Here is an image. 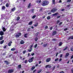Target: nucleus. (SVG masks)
Here are the masks:
<instances>
[{
  "mask_svg": "<svg viewBox=\"0 0 73 73\" xmlns=\"http://www.w3.org/2000/svg\"><path fill=\"white\" fill-rule=\"evenodd\" d=\"M49 3V1L45 0L42 2L41 5L42 6H46L48 5Z\"/></svg>",
  "mask_w": 73,
  "mask_h": 73,
  "instance_id": "obj_1",
  "label": "nucleus"
},
{
  "mask_svg": "<svg viewBox=\"0 0 73 73\" xmlns=\"http://www.w3.org/2000/svg\"><path fill=\"white\" fill-rule=\"evenodd\" d=\"M33 59H34V57H32L29 59L28 61L29 62H32L33 61Z\"/></svg>",
  "mask_w": 73,
  "mask_h": 73,
  "instance_id": "obj_2",
  "label": "nucleus"
},
{
  "mask_svg": "<svg viewBox=\"0 0 73 73\" xmlns=\"http://www.w3.org/2000/svg\"><path fill=\"white\" fill-rule=\"evenodd\" d=\"M57 10V9L56 8H53V9H52L51 10V12H52L53 13H54Z\"/></svg>",
  "mask_w": 73,
  "mask_h": 73,
  "instance_id": "obj_3",
  "label": "nucleus"
},
{
  "mask_svg": "<svg viewBox=\"0 0 73 73\" xmlns=\"http://www.w3.org/2000/svg\"><path fill=\"white\" fill-rule=\"evenodd\" d=\"M14 72V69H11L9 70L7 72L8 73H13Z\"/></svg>",
  "mask_w": 73,
  "mask_h": 73,
  "instance_id": "obj_4",
  "label": "nucleus"
},
{
  "mask_svg": "<svg viewBox=\"0 0 73 73\" xmlns=\"http://www.w3.org/2000/svg\"><path fill=\"white\" fill-rule=\"evenodd\" d=\"M51 60V58H48L46 59V62H48L50 61Z\"/></svg>",
  "mask_w": 73,
  "mask_h": 73,
  "instance_id": "obj_5",
  "label": "nucleus"
},
{
  "mask_svg": "<svg viewBox=\"0 0 73 73\" xmlns=\"http://www.w3.org/2000/svg\"><path fill=\"white\" fill-rule=\"evenodd\" d=\"M18 34L19 35H16V37H20V36L21 35V33H18Z\"/></svg>",
  "mask_w": 73,
  "mask_h": 73,
  "instance_id": "obj_6",
  "label": "nucleus"
},
{
  "mask_svg": "<svg viewBox=\"0 0 73 73\" xmlns=\"http://www.w3.org/2000/svg\"><path fill=\"white\" fill-rule=\"evenodd\" d=\"M12 43V41H10L9 43L8 44L9 46H11V44Z\"/></svg>",
  "mask_w": 73,
  "mask_h": 73,
  "instance_id": "obj_7",
  "label": "nucleus"
},
{
  "mask_svg": "<svg viewBox=\"0 0 73 73\" xmlns=\"http://www.w3.org/2000/svg\"><path fill=\"white\" fill-rule=\"evenodd\" d=\"M20 43L21 44H24L25 43V42L24 41V40H21L20 41Z\"/></svg>",
  "mask_w": 73,
  "mask_h": 73,
  "instance_id": "obj_8",
  "label": "nucleus"
},
{
  "mask_svg": "<svg viewBox=\"0 0 73 73\" xmlns=\"http://www.w3.org/2000/svg\"><path fill=\"white\" fill-rule=\"evenodd\" d=\"M5 63H6V65H8V64H9L10 62H8L7 60H5L4 61Z\"/></svg>",
  "mask_w": 73,
  "mask_h": 73,
  "instance_id": "obj_9",
  "label": "nucleus"
},
{
  "mask_svg": "<svg viewBox=\"0 0 73 73\" xmlns=\"http://www.w3.org/2000/svg\"><path fill=\"white\" fill-rule=\"evenodd\" d=\"M51 68V66H50L49 65H48L46 66L45 68Z\"/></svg>",
  "mask_w": 73,
  "mask_h": 73,
  "instance_id": "obj_10",
  "label": "nucleus"
},
{
  "mask_svg": "<svg viewBox=\"0 0 73 73\" xmlns=\"http://www.w3.org/2000/svg\"><path fill=\"white\" fill-rule=\"evenodd\" d=\"M0 35H1V36H3V35H4V32L3 31H0Z\"/></svg>",
  "mask_w": 73,
  "mask_h": 73,
  "instance_id": "obj_11",
  "label": "nucleus"
},
{
  "mask_svg": "<svg viewBox=\"0 0 73 73\" xmlns=\"http://www.w3.org/2000/svg\"><path fill=\"white\" fill-rule=\"evenodd\" d=\"M15 11H16V7H15L11 9V11L12 12H14Z\"/></svg>",
  "mask_w": 73,
  "mask_h": 73,
  "instance_id": "obj_12",
  "label": "nucleus"
},
{
  "mask_svg": "<svg viewBox=\"0 0 73 73\" xmlns=\"http://www.w3.org/2000/svg\"><path fill=\"white\" fill-rule=\"evenodd\" d=\"M36 2L38 4H39L41 2V0H37L36 1Z\"/></svg>",
  "mask_w": 73,
  "mask_h": 73,
  "instance_id": "obj_13",
  "label": "nucleus"
},
{
  "mask_svg": "<svg viewBox=\"0 0 73 73\" xmlns=\"http://www.w3.org/2000/svg\"><path fill=\"white\" fill-rule=\"evenodd\" d=\"M56 33H57V31H54L53 32V33H52V35L53 36L54 35H56Z\"/></svg>",
  "mask_w": 73,
  "mask_h": 73,
  "instance_id": "obj_14",
  "label": "nucleus"
},
{
  "mask_svg": "<svg viewBox=\"0 0 73 73\" xmlns=\"http://www.w3.org/2000/svg\"><path fill=\"white\" fill-rule=\"evenodd\" d=\"M70 39L71 40L73 39V36H72L70 37H69L68 40H70Z\"/></svg>",
  "mask_w": 73,
  "mask_h": 73,
  "instance_id": "obj_15",
  "label": "nucleus"
},
{
  "mask_svg": "<svg viewBox=\"0 0 73 73\" xmlns=\"http://www.w3.org/2000/svg\"><path fill=\"white\" fill-rule=\"evenodd\" d=\"M69 55V53H67L66 54V55L65 56V57H67Z\"/></svg>",
  "mask_w": 73,
  "mask_h": 73,
  "instance_id": "obj_16",
  "label": "nucleus"
},
{
  "mask_svg": "<svg viewBox=\"0 0 73 73\" xmlns=\"http://www.w3.org/2000/svg\"><path fill=\"white\" fill-rule=\"evenodd\" d=\"M38 23H36L34 25V26L35 27H37V26H38Z\"/></svg>",
  "mask_w": 73,
  "mask_h": 73,
  "instance_id": "obj_17",
  "label": "nucleus"
},
{
  "mask_svg": "<svg viewBox=\"0 0 73 73\" xmlns=\"http://www.w3.org/2000/svg\"><path fill=\"white\" fill-rule=\"evenodd\" d=\"M3 32H5L6 31V29H5V28L4 27H3Z\"/></svg>",
  "mask_w": 73,
  "mask_h": 73,
  "instance_id": "obj_18",
  "label": "nucleus"
},
{
  "mask_svg": "<svg viewBox=\"0 0 73 73\" xmlns=\"http://www.w3.org/2000/svg\"><path fill=\"white\" fill-rule=\"evenodd\" d=\"M20 19V17H18L16 19V21H19Z\"/></svg>",
  "mask_w": 73,
  "mask_h": 73,
  "instance_id": "obj_19",
  "label": "nucleus"
},
{
  "mask_svg": "<svg viewBox=\"0 0 73 73\" xmlns=\"http://www.w3.org/2000/svg\"><path fill=\"white\" fill-rule=\"evenodd\" d=\"M52 1L53 4H56V2H55V0H52Z\"/></svg>",
  "mask_w": 73,
  "mask_h": 73,
  "instance_id": "obj_20",
  "label": "nucleus"
},
{
  "mask_svg": "<svg viewBox=\"0 0 73 73\" xmlns=\"http://www.w3.org/2000/svg\"><path fill=\"white\" fill-rule=\"evenodd\" d=\"M28 35V33H27L26 34H25L24 35V37H25V38H27V35Z\"/></svg>",
  "mask_w": 73,
  "mask_h": 73,
  "instance_id": "obj_21",
  "label": "nucleus"
},
{
  "mask_svg": "<svg viewBox=\"0 0 73 73\" xmlns=\"http://www.w3.org/2000/svg\"><path fill=\"white\" fill-rule=\"evenodd\" d=\"M36 17V15H33L32 17V19H35V17Z\"/></svg>",
  "mask_w": 73,
  "mask_h": 73,
  "instance_id": "obj_22",
  "label": "nucleus"
},
{
  "mask_svg": "<svg viewBox=\"0 0 73 73\" xmlns=\"http://www.w3.org/2000/svg\"><path fill=\"white\" fill-rule=\"evenodd\" d=\"M4 40H2L0 42V44H3V43H4Z\"/></svg>",
  "mask_w": 73,
  "mask_h": 73,
  "instance_id": "obj_23",
  "label": "nucleus"
},
{
  "mask_svg": "<svg viewBox=\"0 0 73 73\" xmlns=\"http://www.w3.org/2000/svg\"><path fill=\"white\" fill-rule=\"evenodd\" d=\"M16 50V48H13L11 49V51H14V50Z\"/></svg>",
  "mask_w": 73,
  "mask_h": 73,
  "instance_id": "obj_24",
  "label": "nucleus"
},
{
  "mask_svg": "<svg viewBox=\"0 0 73 73\" xmlns=\"http://www.w3.org/2000/svg\"><path fill=\"white\" fill-rule=\"evenodd\" d=\"M32 23H33L32 21L30 22L29 23V25H32Z\"/></svg>",
  "mask_w": 73,
  "mask_h": 73,
  "instance_id": "obj_25",
  "label": "nucleus"
},
{
  "mask_svg": "<svg viewBox=\"0 0 73 73\" xmlns=\"http://www.w3.org/2000/svg\"><path fill=\"white\" fill-rule=\"evenodd\" d=\"M35 69V66H33L31 68V70H33V69Z\"/></svg>",
  "mask_w": 73,
  "mask_h": 73,
  "instance_id": "obj_26",
  "label": "nucleus"
},
{
  "mask_svg": "<svg viewBox=\"0 0 73 73\" xmlns=\"http://www.w3.org/2000/svg\"><path fill=\"white\" fill-rule=\"evenodd\" d=\"M47 20H50V16H48L47 17Z\"/></svg>",
  "mask_w": 73,
  "mask_h": 73,
  "instance_id": "obj_27",
  "label": "nucleus"
},
{
  "mask_svg": "<svg viewBox=\"0 0 73 73\" xmlns=\"http://www.w3.org/2000/svg\"><path fill=\"white\" fill-rule=\"evenodd\" d=\"M3 39V36H1L0 38V40H2Z\"/></svg>",
  "mask_w": 73,
  "mask_h": 73,
  "instance_id": "obj_28",
  "label": "nucleus"
},
{
  "mask_svg": "<svg viewBox=\"0 0 73 73\" xmlns=\"http://www.w3.org/2000/svg\"><path fill=\"white\" fill-rule=\"evenodd\" d=\"M58 15V13H55L54 14H52V16H56V15Z\"/></svg>",
  "mask_w": 73,
  "mask_h": 73,
  "instance_id": "obj_29",
  "label": "nucleus"
},
{
  "mask_svg": "<svg viewBox=\"0 0 73 73\" xmlns=\"http://www.w3.org/2000/svg\"><path fill=\"white\" fill-rule=\"evenodd\" d=\"M62 45V43L61 42H59V46H61Z\"/></svg>",
  "mask_w": 73,
  "mask_h": 73,
  "instance_id": "obj_30",
  "label": "nucleus"
},
{
  "mask_svg": "<svg viewBox=\"0 0 73 73\" xmlns=\"http://www.w3.org/2000/svg\"><path fill=\"white\" fill-rule=\"evenodd\" d=\"M35 41H37V40H38V38L36 37L35 39Z\"/></svg>",
  "mask_w": 73,
  "mask_h": 73,
  "instance_id": "obj_31",
  "label": "nucleus"
},
{
  "mask_svg": "<svg viewBox=\"0 0 73 73\" xmlns=\"http://www.w3.org/2000/svg\"><path fill=\"white\" fill-rule=\"evenodd\" d=\"M25 64H27L28 63V60H26L25 61Z\"/></svg>",
  "mask_w": 73,
  "mask_h": 73,
  "instance_id": "obj_32",
  "label": "nucleus"
},
{
  "mask_svg": "<svg viewBox=\"0 0 73 73\" xmlns=\"http://www.w3.org/2000/svg\"><path fill=\"white\" fill-rule=\"evenodd\" d=\"M18 68H21V64H20L18 66Z\"/></svg>",
  "mask_w": 73,
  "mask_h": 73,
  "instance_id": "obj_33",
  "label": "nucleus"
},
{
  "mask_svg": "<svg viewBox=\"0 0 73 73\" xmlns=\"http://www.w3.org/2000/svg\"><path fill=\"white\" fill-rule=\"evenodd\" d=\"M6 6L7 7H9V4H8V3H7L6 4Z\"/></svg>",
  "mask_w": 73,
  "mask_h": 73,
  "instance_id": "obj_34",
  "label": "nucleus"
},
{
  "mask_svg": "<svg viewBox=\"0 0 73 73\" xmlns=\"http://www.w3.org/2000/svg\"><path fill=\"white\" fill-rule=\"evenodd\" d=\"M31 3H30L29 4V5L27 6L28 8H29L30 7H31Z\"/></svg>",
  "mask_w": 73,
  "mask_h": 73,
  "instance_id": "obj_35",
  "label": "nucleus"
},
{
  "mask_svg": "<svg viewBox=\"0 0 73 73\" xmlns=\"http://www.w3.org/2000/svg\"><path fill=\"white\" fill-rule=\"evenodd\" d=\"M32 46H33V45H32L30 46V47L29 48L30 49H33Z\"/></svg>",
  "mask_w": 73,
  "mask_h": 73,
  "instance_id": "obj_36",
  "label": "nucleus"
},
{
  "mask_svg": "<svg viewBox=\"0 0 73 73\" xmlns=\"http://www.w3.org/2000/svg\"><path fill=\"white\" fill-rule=\"evenodd\" d=\"M67 48H68V46H66L65 48H64V49H63V50L64 51H65L66 50V49H67Z\"/></svg>",
  "mask_w": 73,
  "mask_h": 73,
  "instance_id": "obj_37",
  "label": "nucleus"
},
{
  "mask_svg": "<svg viewBox=\"0 0 73 73\" xmlns=\"http://www.w3.org/2000/svg\"><path fill=\"white\" fill-rule=\"evenodd\" d=\"M2 9H5V7L4 6H2Z\"/></svg>",
  "mask_w": 73,
  "mask_h": 73,
  "instance_id": "obj_38",
  "label": "nucleus"
},
{
  "mask_svg": "<svg viewBox=\"0 0 73 73\" xmlns=\"http://www.w3.org/2000/svg\"><path fill=\"white\" fill-rule=\"evenodd\" d=\"M45 17H46V15H44L43 16L42 18L43 19H45Z\"/></svg>",
  "mask_w": 73,
  "mask_h": 73,
  "instance_id": "obj_39",
  "label": "nucleus"
},
{
  "mask_svg": "<svg viewBox=\"0 0 73 73\" xmlns=\"http://www.w3.org/2000/svg\"><path fill=\"white\" fill-rule=\"evenodd\" d=\"M47 45H48V44H44L43 45V46L44 47H46V46H47Z\"/></svg>",
  "mask_w": 73,
  "mask_h": 73,
  "instance_id": "obj_40",
  "label": "nucleus"
},
{
  "mask_svg": "<svg viewBox=\"0 0 73 73\" xmlns=\"http://www.w3.org/2000/svg\"><path fill=\"white\" fill-rule=\"evenodd\" d=\"M32 49H28V51L29 52H31L32 51Z\"/></svg>",
  "mask_w": 73,
  "mask_h": 73,
  "instance_id": "obj_41",
  "label": "nucleus"
},
{
  "mask_svg": "<svg viewBox=\"0 0 73 73\" xmlns=\"http://www.w3.org/2000/svg\"><path fill=\"white\" fill-rule=\"evenodd\" d=\"M37 44H36L35 46H34V48H36V47H37Z\"/></svg>",
  "mask_w": 73,
  "mask_h": 73,
  "instance_id": "obj_42",
  "label": "nucleus"
},
{
  "mask_svg": "<svg viewBox=\"0 0 73 73\" xmlns=\"http://www.w3.org/2000/svg\"><path fill=\"white\" fill-rule=\"evenodd\" d=\"M55 61H58V58H57L55 60Z\"/></svg>",
  "mask_w": 73,
  "mask_h": 73,
  "instance_id": "obj_43",
  "label": "nucleus"
},
{
  "mask_svg": "<svg viewBox=\"0 0 73 73\" xmlns=\"http://www.w3.org/2000/svg\"><path fill=\"white\" fill-rule=\"evenodd\" d=\"M68 30V28H66V29H64V31H67Z\"/></svg>",
  "mask_w": 73,
  "mask_h": 73,
  "instance_id": "obj_44",
  "label": "nucleus"
},
{
  "mask_svg": "<svg viewBox=\"0 0 73 73\" xmlns=\"http://www.w3.org/2000/svg\"><path fill=\"white\" fill-rule=\"evenodd\" d=\"M25 52H26V50H24L23 52V54H25Z\"/></svg>",
  "mask_w": 73,
  "mask_h": 73,
  "instance_id": "obj_45",
  "label": "nucleus"
},
{
  "mask_svg": "<svg viewBox=\"0 0 73 73\" xmlns=\"http://www.w3.org/2000/svg\"><path fill=\"white\" fill-rule=\"evenodd\" d=\"M32 13H34V9H32Z\"/></svg>",
  "mask_w": 73,
  "mask_h": 73,
  "instance_id": "obj_46",
  "label": "nucleus"
},
{
  "mask_svg": "<svg viewBox=\"0 0 73 73\" xmlns=\"http://www.w3.org/2000/svg\"><path fill=\"white\" fill-rule=\"evenodd\" d=\"M56 68V66H54L53 68V70H54V69H55V68Z\"/></svg>",
  "mask_w": 73,
  "mask_h": 73,
  "instance_id": "obj_47",
  "label": "nucleus"
},
{
  "mask_svg": "<svg viewBox=\"0 0 73 73\" xmlns=\"http://www.w3.org/2000/svg\"><path fill=\"white\" fill-rule=\"evenodd\" d=\"M41 71H42V70H40L38 72V73H40V72H41Z\"/></svg>",
  "mask_w": 73,
  "mask_h": 73,
  "instance_id": "obj_48",
  "label": "nucleus"
},
{
  "mask_svg": "<svg viewBox=\"0 0 73 73\" xmlns=\"http://www.w3.org/2000/svg\"><path fill=\"white\" fill-rule=\"evenodd\" d=\"M7 45H6L5 46H4V49H5L6 48H7Z\"/></svg>",
  "mask_w": 73,
  "mask_h": 73,
  "instance_id": "obj_49",
  "label": "nucleus"
},
{
  "mask_svg": "<svg viewBox=\"0 0 73 73\" xmlns=\"http://www.w3.org/2000/svg\"><path fill=\"white\" fill-rule=\"evenodd\" d=\"M72 0H68L67 1L68 2V3L69 2H70V1H71Z\"/></svg>",
  "mask_w": 73,
  "mask_h": 73,
  "instance_id": "obj_50",
  "label": "nucleus"
},
{
  "mask_svg": "<svg viewBox=\"0 0 73 73\" xmlns=\"http://www.w3.org/2000/svg\"><path fill=\"white\" fill-rule=\"evenodd\" d=\"M30 29H31V28H30L28 29L27 31H28V32L30 31Z\"/></svg>",
  "mask_w": 73,
  "mask_h": 73,
  "instance_id": "obj_51",
  "label": "nucleus"
},
{
  "mask_svg": "<svg viewBox=\"0 0 73 73\" xmlns=\"http://www.w3.org/2000/svg\"><path fill=\"white\" fill-rule=\"evenodd\" d=\"M38 64H36L35 65V66L36 67H37V66H38Z\"/></svg>",
  "mask_w": 73,
  "mask_h": 73,
  "instance_id": "obj_52",
  "label": "nucleus"
},
{
  "mask_svg": "<svg viewBox=\"0 0 73 73\" xmlns=\"http://www.w3.org/2000/svg\"><path fill=\"white\" fill-rule=\"evenodd\" d=\"M36 72V70H33V73H35V72Z\"/></svg>",
  "mask_w": 73,
  "mask_h": 73,
  "instance_id": "obj_53",
  "label": "nucleus"
},
{
  "mask_svg": "<svg viewBox=\"0 0 73 73\" xmlns=\"http://www.w3.org/2000/svg\"><path fill=\"white\" fill-rule=\"evenodd\" d=\"M45 28V29H47V28H48V26H46V27H44Z\"/></svg>",
  "mask_w": 73,
  "mask_h": 73,
  "instance_id": "obj_54",
  "label": "nucleus"
},
{
  "mask_svg": "<svg viewBox=\"0 0 73 73\" xmlns=\"http://www.w3.org/2000/svg\"><path fill=\"white\" fill-rule=\"evenodd\" d=\"M70 50H71V51H73V48H71Z\"/></svg>",
  "mask_w": 73,
  "mask_h": 73,
  "instance_id": "obj_55",
  "label": "nucleus"
},
{
  "mask_svg": "<svg viewBox=\"0 0 73 73\" xmlns=\"http://www.w3.org/2000/svg\"><path fill=\"white\" fill-rule=\"evenodd\" d=\"M62 54H61L60 56V58H62Z\"/></svg>",
  "mask_w": 73,
  "mask_h": 73,
  "instance_id": "obj_56",
  "label": "nucleus"
},
{
  "mask_svg": "<svg viewBox=\"0 0 73 73\" xmlns=\"http://www.w3.org/2000/svg\"><path fill=\"white\" fill-rule=\"evenodd\" d=\"M62 24V22H60L59 24V25H61V24Z\"/></svg>",
  "mask_w": 73,
  "mask_h": 73,
  "instance_id": "obj_57",
  "label": "nucleus"
},
{
  "mask_svg": "<svg viewBox=\"0 0 73 73\" xmlns=\"http://www.w3.org/2000/svg\"><path fill=\"white\" fill-rule=\"evenodd\" d=\"M71 71L72 73H73V68L71 69Z\"/></svg>",
  "mask_w": 73,
  "mask_h": 73,
  "instance_id": "obj_58",
  "label": "nucleus"
},
{
  "mask_svg": "<svg viewBox=\"0 0 73 73\" xmlns=\"http://www.w3.org/2000/svg\"><path fill=\"white\" fill-rule=\"evenodd\" d=\"M59 73H64V72L63 71H62L60 72Z\"/></svg>",
  "mask_w": 73,
  "mask_h": 73,
  "instance_id": "obj_59",
  "label": "nucleus"
},
{
  "mask_svg": "<svg viewBox=\"0 0 73 73\" xmlns=\"http://www.w3.org/2000/svg\"><path fill=\"white\" fill-rule=\"evenodd\" d=\"M52 29H53V27H50V30H52Z\"/></svg>",
  "mask_w": 73,
  "mask_h": 73,
  "instance_id": "obj_60",
  "label": "nucleus"
},
{
  "mask_svg": "<svg viewBox=\"0 0 73 73\" xmlns=\"http://www.w3.org/2000/svg\"><path fill=\"white\" fill-rule=\"evenodd\" d=\"M31 55H32V56H33V55H35V53H32Z\"/></svg>",
  "mask_w": 73,
  "mask_h": 73,
  "instance_id": "obj_61",
  "label": "nucleus"
},
{
  "mask_svg": "<svg viewBox=\"0 0 73 73\" xmlns=\"http://www.w3.org/2000/svg\"><path fill=\"white\" fill-rule=\"evenodd\" d=\"M60 16H58L57 17V19H58V18H60Z\"/></svg>",
  "mask_w": 73,
  "mask_h": 73,
  "instance_id": "obj_62",
  "label": "nucleus"
},
{
  "mask_svg": "<svg viewBox=\"0 0 73 73\" xmlns=\"http://www.w3.org/2000/svg\"><path fill=\"white\" fill-rule=\"evenodd\" d=\"M60 23V21L58 20V21H57V23Z\"/></svg>",
  "mask_w": 73,
  "mask_h": 73,
  "instance_id": "obj_63",
  "label": "nucleus"
},
{
  "mask_svg": "<svg viewBox=\"0 0 73 73\" xmlns=\"http://www.w3.org/2000/svg\"><path fill=\"white\" fill-rule=\"evenodd\" d=\"M73 58V55L71 57V59H72V58Z\"/></svg>",
  "mask_w": 73,
  "mask_h": 73,
  "instance_id": "obj_64",
  "label": "nucleus"
}]
</instances>
